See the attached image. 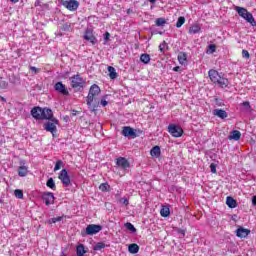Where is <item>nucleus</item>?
I'll return each mask as SVG.
<instances>
[{
    "instance_id": "24",
    "label": "nucleus",
    "mask_w": 256,
    "mask_h": 256,
    "mask_svg": "<svg viewBox=\"0 0 256 256\" xmlns=\"http://www.w3.org/2000/svg\"><path fill=\"white\" fill-rule=\"evenodd\" d=\"M140 61L144 63V65H149V63H151V56L149 54H141Z\"/></svg>"
},
{
    "instance_id": "12",
    "label": "nucleus",
    "mask_w": 256,
    "mask_h": 256,
    "mask_svg": "<svg viewBox=\"0 0 256 256\" xmlns=\"http://www.w3.org/2000/svg\"><path fill=\"white\" fill-rule=\"evenodd\" d=\"M122 135L124 137H131L132 139L137 138V133H135V130L129 126H124L122 129Z\"/></svg>"
},
{
    "instance_id": "13",
    "label": "nucleus",
    "mask_w": 256,
    "mask_h": 256,
    "mask_svg": "<svg viewBox=\"0 0 256 256\" xmlns=\"http://www.w3.org/2000/svg\"><path fill=\"white\" fill-rule=\"evenodd\" d=\"M42 199L47 206L53 205V203H55V196L53 195L52 192H45L42 195Z\"/></svg>"
},
{
    "instance_id": "25",
    "label": "nucleus",
    "mask_w": 256,
    "mask_h": 256,
    "mask_svg": "<svg viewBox=\"0 0 256 256\" xmlns=\"http://www.w3.org/2000/svg\"><path fill=\"white\" fill-rule=\"evenodd\" d=\"M178 61L180 65H187V54L181 52L178 54Z\"/></svg>"
},
{
    "instance_id": "36",
    "label": "nucleus",
    "mask_w": 256,
    "mask_h": 256,
    "mask_svg": "<svg viewBox=\"0 0 256 256\" xmlns=\"http://www.w3.org/2000/svg\"><path fill=\"white\" fill-rule=\"evenodd\" d=\"M59 221H63V217L59 216V217H56V218H51L48 220V223L49 225H52V223H57Z\"/></svg>"
},
{
    "instance_id": "23",
    "label": "nucleus",
    "mask_w": 256,
    "mask_h": 256,
    "mask_svg": "<svg viewBox=\"0 0 256 256\" xmlns=\"http://www.w3.org/2000/svg\"><path fill=\"white\" fill-rule=\"evenodd\" d=\"M219 87H221L222 89H225L226 87L229 86V80L227 78H223L220 76V79H218V81L216 82Z\"/></svg>"
},
{
    "instance_id": "49",
    "label": "nucleus",
    "mask_w": 256,
    "mask_h": 256,
    "mask_svg": "<svg viewBox=\"0 0 256 256\" xmlns=\"http://www.w3.org/2000/svg\"><path fill=\"white\" fill-rule=\"evenodd\" d=\"M252 205L256 207V196L252 197Z\"/></svg>"
},
{
    "instance_id": "54",
    "label": "nucleus",
    "mask_w": 256,
    "mask_h": 256,
    "mask_svg": "<svg viewBox=\"0 0 256 256\" xmlns=\"http://www.w3.org/2000/svg\"><path fill=\"white\" fill-rule=\"evenodd\" d=\"M1 100H2V101H5V98L1 97Z\"/></svg>"
},
{
    "instance_id": "45",
    "label": "nucleus",
    "mask_w": 256,
    "mask_h": 256,
    "mask_svg": "<svg viewBox=\"0 0 256 256\" xmlns=\"http://www.w3.org/2000/svg\"><path fill=\"white\" fill-rule=\"evenodd\" d=\"M0 87H1V89H7V87H9V84L5 81H1L0 82Z\"/></svg>"
},
{
    "instance_id": "11",
    "label": "nucleus",
    "mask_w": 256,
    "mask_h": 256,
    "mask_svg": "<svg viewBox=\"0 0 256 256\" xmlns=\"http://www.w3.org/2000/svg\"><path fill=\"white\" fill-rule=\"evenodd\" d=\"M83 37L85 41H89V43H91L92 45H95L97 43V38L95 37V35H93V30L91 29H86Z\"/></svg>"
},
{
    "instance_id": "52",
    "label": "nucleus",
    "mask_w": 256,
    "mask_h": 256,
    "mask_svg": "<svg viewBox=\"0 0 256 256\" xmlns=\"http://www.w3.org/2000/svg\"><path fill=\"white\" fill-rule=\"evenodd\" d=\"M152 4H155L157 0H149Z\"/></svg>"
},
{
    "instance_id": "16",
    "label": "nucleus",
    "mask_w": 256,
    "mask_h": 256,
    "mask_svg": "<svg viewBox=\"0 0 256 256\" xmlns=\"http://www.w3.org/2000/svg\"><path fill=\"white\" fill-rule=\"evenodd\" d=\"M189 35H197V33H201V25L199 23H194L190 26L188 30Z\"/></svg>"
},
{
    "instance_id": "46",
    "label": "nucleus",
    "mask_w": 256,
    "mask_h": 256,
    "mask_svg": "<svg viewBox=\"0 0 256 256\" xmlns=\"http://www.w3.org/2000/svg\"><path fill=\"white\" fill-rule=\"evenodd\" d=\"M210 171H211V173H217V166H215V164H211Z\"/></svg>"
},
{
    "instance_id": "43",
    "label": "nucleus",
    "mask_w": 256,
    "mask_h": 256,
    "mask_svg": "<svg viewBox=\"0 0 256 256\" xmlns=\"http://www.w3.org/2000/svg\"><path fill=\"white\" fill-rule=\"evenodd\" d=\"M242 107H244L246 111H249V109H251V104H249V102H243Z\"/></svg>"
},
{
    "instance_id": "8",
    "label": "nucleus",
    "mask_w": 256,
    "mask_h": 256,
    "mask_svg": "<svg viewBox=\"0 0 256 256\" xmlns=\"http://www.w3.org/2000/svg\"><path fill=\"white\" fill-rule=\"evenodd\" d=\"M58 179H60L64 187H69L71 185V178L69 177V173L66 169H62L60 171Z\"/></svg>"
},
{
    "instance_id": "50",
    "label": "nucleus",
    "mask_w": 256,
    "mask_h": 256,
    "mask_svg": "<svg viewBox=\"0 0 256 256\" xmlns=\"http://www.w3.org/2000/svg\"><path fill=\"white\" fill-rule=\"evenodd\" d=\"M173 71H179V66L174 67Z\"/></svg>"
},
{
    "instance_id": "51",
    "label": "nucleus",
    "mask_w": 256,
    "mask_h": 256,
    "mask_svg": "<svg viewBox=\"0 0 256 256\" xmlns=\"http://www.w3.org/2000/svg\"><path fill=\"white\" fill-rule=\"evenodd\" d=\"M12 3H19V0H10Z\"/></svg>"
},
{
    "instance_id": "30",
    "label": "nucleus",
    "mask_w": 256,
    "mask_h": 256,
    "mask_svg": "<svg viewBox=\"0 0 256 256\" xmlns=\"http://www.w3.org/2000/svg\"><path fill=\"white\" fill-rule=\"evenodd\" d=\"M160 214L162 217H169V215H171V210L169 209V207H163L160 210Z\"/></svg>"
},
{
    "instance_id": "31",
    "label": "nucleus",
    "mask_w": 256,
    "mask_h": 256,
    "mask_svg": "<svg viewBox=\"0 0 256 256\" xmlns=\"http://www.w3.org/2000/svg\"><path fill=\"white\" fill-rule=\"evenodd\" d=\"M185 25V17L180 16L176 22V27L179 29Z\"/></svg>"
},
{
    "instance_id": "20",
    "label": "nucleus",
    "mask_w": 256,
    "mask_h": 256,
    "mask_svg": "<svg viewBox=\"0 0 256 256\" xmlns=\"http://www.w3.org/2000/svg\"><path fill=\"white\" fill-rule=\"evenodd\" d=\"M150 155H151V157H156V159H158V157H161V147H159V146H154V147L150 150Z\"/></svg>"
},
{
    "instance_id": "39",
    "label": "nucleus",
    "mask_w": 256,
    "mask_h": 256,
    "mask_svg": "<svg viewBox=\"0 0 256 256\" xmlns=\"http://www.w3.org/2000/svg\"><path fill=\"white\" fill-rule=\"evenodd\" d=\"M30 71L33 75H37V73H41V69L35 66H30Z\"/></svg>"
},
{
    "instance_id": "33",
    "label": "nucleus",
    "mask_w": 256,
    "mask_h": 256,
    "mask_svg": "<svg viewBox=\"0 0 256 256\" xmlns=\"http://www.w3.org/2000/svg\"><path fill=\"white\" fill-rule=\"evenodd\" d=\"M126 229H128V231H131L132 233H136L137 229L135 228V226L133 224H131V222H127L125 224Z\"/></svg>"
},
{
    "instance_id": "3",
    "label": "nucleus",
    "mask_w": 256,
    "mask_h": 256,
    "mask_svg": "<svg viewBox=\"0 0 256 256\" xmlns=\"http://www.w3.org/2000/svg\"><path fill=\"white\" fill-rule=\"evenodd\" d=\"M235 11L238 13V15L240 17H242V19H245V21H247V23H250L251 25H253V23H255V18H253V14H251V12L247 11L246 8L236 6Z\"/></svg>"
},
{
    "instance_id": "6",
    "label": "nucleus",
    "mask_w": 256,
    "mask_h": 256,
    "mask_svg": "<svg viewBox=\"0 0 256 256\" xmlns=\"http://www.w3.org/2000/svg\"><path fill=\"white\" fill-rule=\"evenodd\" d=\"M70 80L73 89H83L85 87V80L79 74L72 76Z\"/></svg>"
},
{
    "instance_id": "42",
    "label": "nucleus",
    "mask_w": 256,
    "mask_h": 256,
    "mask_svg": "<svg viewBox=\"0 0 256 256\" xmlns=\"http://www.w3.org/2000/svg\"><path fill=\"white\" fill-rule=\"evenodd\" d=\"M242 57L244 59H249V57H251V55L249 54V51L247 50H242Z\"/></svg>"
},
{
    "instance_id": "21",
    "label": "nucleus",
    "mask_w": 256,
    "mask_h": 256,
    "mask_svg": "<svg viewBox=\"0 0 256 256\" xmlns=\"http://www.w3.org/2000/svg\"><path fill=\"white\" fill-rule=\"evenodd\" d=\"M213 113L216 117H219L220 119H227V112L223 109H215Z\"/></svg>"
},
{
    "instance_id": "1",
    "label": "nucleus",
    "mask_w": 256,
    "mask_h": 256,
    "mask_svg": "<svg viewBox=\"0 0 256 256\" xmlns=\"http://www.w3.org/2000/svg\"><path fill=\"white\" fill-rule=\"evenodd\" d=\"M31 115L37 120L51 119V117H53V110L49 108L34 107L31 110Z\"/></svg>"
},
{
    "instance_id": "34",
    "label": "nucleus",
    "mask_w": 256,
    "mask_h": 256,
    "mask_svg": "<svg viewBox=\"0 0 256 256\" xmlns=\"http://www.w3.org/2000/svg\"><path fill=\"white\" fill-rule=\"evenodd\" d=\"M167 21H165V18H157L156 19V25L157 27H163Z\"/></svg>"
},
{
    "instance_id": "15",
    "label": "nucleus",
    "mask_w": 256,
    "mask_h": 256,
    "mask_svg": "<svg viewBox=\"0 0 256 256\" xmlns=\"http://www.w3.org/2000/svg\"><path fill=\"white\" fill-rule=\"evenodd\" d=\"M54 89L55 91H58V93H61V95H69V90H67L63 82H57Z\"/></svg>"
},
{
    "instance_id": "48",
    "label": "nucleus",
    "mask_w": 256,
    "mask_h": 256,
    "mask_svg": "<svg viewBox=\"0 0 256 256\" xmlns=\"http://www.w3.org/2000/svg\"><path fill=\"white\" fill-rule=\"evenodd\" d=\"M100 103H101L102 107H107V105L109 104V102H107V100H105V99H102Z\"/></svg>"
},
{
    "instance_id": "18",
    "label": "nucleus",
    "mask_w": 256,
    "mask_h": 256,
    "mask_svg": "<svg viewBox=\"0 0 256 256\" xmlns=\"http://www.w3.org/2000/svg\"><path fill=\"white\" fill-rule=\"evenodd\" d=\"M208 75L212 83H217L221 77V75H219V72H217V70H210L208 72Z\"/></svg>"
},
{
    "instance_id": "32",
    "label": "nucleus",
    "mask_w": 256,
    "mask_h": 256,
    "mask_svg": "<svg viewBox=\"0 0 256 256\" xmlns=\"http://www.w3.org/2000/svg\"><path fill=\"white\" fill-rule=\"evenodd\" d=\"M46 185H47V187H49L50 189L55 191L56 186H55V181L53 180V178L48 179Z\"/></svg>"
},
{
    "instance_id": "37",
    "label": "nucleus",
    "mask_w": 256,
    "mask_h": 256,
    "mask_svg": "<svg viewBox=\"0 0 256 256\" xmlns=\"http://www.w3.org/2000/svg\"><path fill=\"white\" fill-rule=\"evenodd\" d=\"M109 188H110V186H109V184L108 183H102V184H100V186H99V189H100V191H109Z\"/></svg>"
},
{
    "instance_id": "47",
    "label": "nucleus",
    "mask_w": 256,
    "mask_h": 256,
    "mask_svg": "<svg viewBox=\"0 0 256 256\" xmlns=\"http://www.w3.org/2000/svg\"><path fill=\"white\" fill-rule=\"evenodd\" d=\"M111 37V34H109V32H106L105 34H104V45H105V43H107V40L109 39Z\"/></svg>"
},
{
    "instance_id": "7",
    "label": "nucleus",
    "mask_w": 256,
    "mask_h": 256,
    "mask_svg": "<svg viewBox=\"0 0 256 256\" xmlns=\"http://www.w3.org/2000/svg\"><path fill=\"white\" fill-rule=\"evenodd\" d=\"M168 133L172 135V137L179 138L183 135V128L181 126H177L175 124H170L168 126Z\"/></svg>"
},
{
    "instance_id": "35",
    "label": "nucleus",
    "mask_w": 256,
    "mask_h": 256,
    "mask_svg": "<svg viewBox=\"0 0 256 256\" xmlns=\"http://www.w3.org/2000/svg\"><path fill=\"white\" fill-rule=\"evenodd\" d=\"M101 249H105V244L103 242H98L94 246V251H101Z\"/></svg>"
},
{
    "instance_id": "41",
    "label": "nucleus",
    "mask_w": 256,
    "mask_h": 256,
    "mask_svg": "<svg viewBox=\"0 0 256 256\" xmlns=\"http://www.w3.org/2000/svg\"><path fill=\"white\" fill-rule=\"evenodd\" d=\"M119 203H121L122 205H125L127 207V205H129V199L124 197V198H120Z\"/></svg>"
},
{
    "instance_id": "38",
    "label": "nucleus",
    "mask_w": 256,
    "mask_h": 256,
    "mask_svg": "<svg viewBox=\"0 0 256 256\" xmlns=\"http://www.w3.org/2000/svg\"><path fill=\"white\" fill-rule=\"evenodd\" d=\"M14 195L17 197V199H23V190L16 189L14 191Z\"/></svg>"
},
{
    "instance_id": "53",
    "label": "nucleus",
    "mask_w": 256,
    "mask_h": 256,
    "mask_svg": "<svg viewBox=\"0 0 256 256\" xmlns=\"http://www.w3.org/2000/svg\"><path fill=\"white\" fill-rule=\"evenodd\" d=\"M160 51H163V45L159 46Z\"/></svg>"
},
{
    "instance_id": "22",
    "label": "nucleus",
    "mask_w": 256,
    "mask_h": 256,
    "mask_svg": "<svg viewBox=\"0 0 256 256\" xmlns=\"http://www.w3.org/2000/svg\"><path fill=\"white\" fill-rule=\"evenodd\" d=\"M226 205L230 208V209H235V207H237V201L235 199H233V197L228 196L226 198Z\"/></svg>"
},
{
    "instance_id": "4",
    "label": "nucleus",
    "mask_w": 256,
    "mask_h": 256,
    "mask_svg": "<svg viewBox=\"0 0 256 256\" xmlns=\"http://www.w3.org/2000/svg\"><path fill=\"white\" fill-rule=\"evenodd\" d=\"M57 125H59V120L52 115L51 119H48V122L44 124V129L55 135L57 133Z\"/></svg>"
},
{
    "instance_id": "28",
    "label": "nucleus",
    "mask_w": 256,
    "mask_h": 256,
    "mask_svg": "<svg viewBox=\"0 0 256 256\" xmlns=\"http://www.w3.org/2000/svg\"><path fill=\"white\" fill-rule=\"evenodd\" d=\"M27 173H29V171L27 170L26 166H20L18 168V175H19V177H26Z\"/></svg>"
},
{
    "instance_id": "29",
    "label": "nucleus",
    "mask_w": 256,
    "mask_h": 256,
    "mask_svg": "<svg viewBox=\"0 0 256 256\" xmlns=\"http://www.w3.org/2000/svg\"><path fill=\"white\" fill-rule=\"evenodd\" d=\"M128 251L129 253H139V245L137 244H130L129 247H128Z\"/></svg>"
},
{
    "instance_id": "26",
    "label": "nucleus",
    "mask_w": 256,
    "mask_h": 256,
    "mask_svg": "<svg viewBox=\"0 0 256 256\" xmlns=\"http://www.w3.org/2000/svg\"><path fill=\"white\" fill-rule=\"evenodd\" d=\"M108 73L110 79H117V70H115V67L109 66Z\"/></svg>"
},
{
    "instance_id": "27",
    "label": "nucleus",
    "mask_w": 256,
    "mask_h": 256,
    "mask_svg": "<svg viewBox=\"0 0 256 256\" xmlns=\"http://www.w3.org/2000/svg\"><path fill=\"white\" fill-rule=\"evenodd\" d=\"M87 251H85V246L80 244L76 247V254L77 256H84Z\"/></svg>"
},
{
    "instance_id": "44",
    "label": "nucleus",
    "mask_w": 256,
    "mask_h": 256,
    "mask_svg": "<svg viewBox=\"0 0 256 256\" xmlns=\"http://www.w3.org/2000/svg\"><path fill=\"white\" fill-rule=\"evenodd\" d=\"M208 47H209V50L207 51V53H215V50H216L215 45L211 44Z\"/></svg>"
},
{
    "instance_id": "9",
    "label": "nucleus",
    "mask_w": 256,
    "mask_h": 256,
    "mask_svg": "<svg viewBox=\"0 0 256 256\" xmlns=\"http://www.w3.org/2000/svg\"><path fill=\"white\" fill-rule=\"evenodd\" d=\"M63 7L68 11H77L79 9V1L77 0H66L62 2Z\"/></svg>"
},
{
    "instance_id": "14",
    "label": "nucleus",
    "mask_w": 256,
    "mask_h": 256,
    "mask_svg": "<svg viewBox=\"0 0 256 256\" xmlns=\"http://www.w3.org/2000/svg\"><path fill=\"white\" fill-rule=\"evenodd\" d=\"M116 165L118 167H121V169H129V167H131L129 160L125 157H119L118 159H116Z\"/></svg>"
},
{
    "instance_id": "55",
    "label": "nucleus",
    "mask_w": 256,
    "mask_h": 256,
    "mask_svg": "<svg viewBox=\"0 0 256 256\" xmlns=\"http://www.w3.org/2000/svg\"><path fill=\"white\" fill-rule=\"evenodd\" d=\"M92 111H95V108H93Z\"/></svg>"
},
{
    "instance_id": "40",
    "label": "nucleus",
    "mask_w": 256,
    "mask_h": 256,
    "mask_svg": "<svg viewBox=\"0 0 256 256\" xmlns=\"http://www.w3.org/2000/svg\"><path fill=\"white\" fill-rule=\"evenodd\" d=\"M61 167H63V161L58 160V161L56 162L55 167H54V171H59V169H61Z\"/></svg>"
},
{
    "instance_id": "2",
    "label": "nucleus",
    "mask_w": 256,
    "mask_h": 256,
    "mask_svg": "<svg viewBox=\"0 0 256 256\" xmlns=\"http://www.w3.org/2000/svg\"><path fill=\"white\" fill-rule=\"evenodd\" d=\"M235 11L238 13V15L240 17H242V19H245V21H247V23H250L251 25H253V23H255V18H253V14H251V12L247 11L246 8L236 6Z\"/></svg>"
},
{
    "instance_id": "19",
    "label": "nucleus",
    "mask_w": 256,
    "mask_h": 256,
    "mask_svg": "<svg viewBox=\"0 0 256 256\" xmlns=\"http://www.w3.org/2000/svg\"><path fill=\"white\" fill-rule=\"evenodd\" d=\"M229 141H239L241 139V132L239 130H233L228 136Z\"/></svg>"
},
{
    "instance_id": "5",
    "label": "nucleus",
    "mask_w": 256,
    "mask_h": 256,
    "mask_svg": "<svg viewBox=\"0 0 256 256\" xmlns=\"http://www.w3.org/2000/svg\"><path fill=\"white\" fill-rule=\"evenodd\" d=\"M101 93V88L97 84H94L90 87L88 96H87V105L91 107V103H93L95 97Z\"/></svg>"
},
{
    "instance_id": "10",
    "label": "nucleus",
    "mask_w": 256,
    "mask_h": 256,
    "mask_svg": "<svg viewBox=\"0 0 256 256\" xmlns=\"http://www.w3.org/2000/svg\"><path fill=\"white\" fill-rule=\"evenodd\" d=\"M101 229H103V227H101V225L89 224L86 227L85 235H97V233H99L101 231Z\"/></svg>"
},
{
    "instance_id": "17",
    "label": "nucleus",
    "mask_w": 256,
    "mask_h": 256,
    "mask_svg": "<svg viewBox=\"0 0 256 256\" xmlns=\"http://www.w3.org/2000/svg\"><path fill=\"white\" fill-rule=\"evenodd\" d=\"M249 233H251V230L245 229L243 227H240L236 230V235L237 237H240V239L247 237Z\"/></svg>"
}]
</instances>
